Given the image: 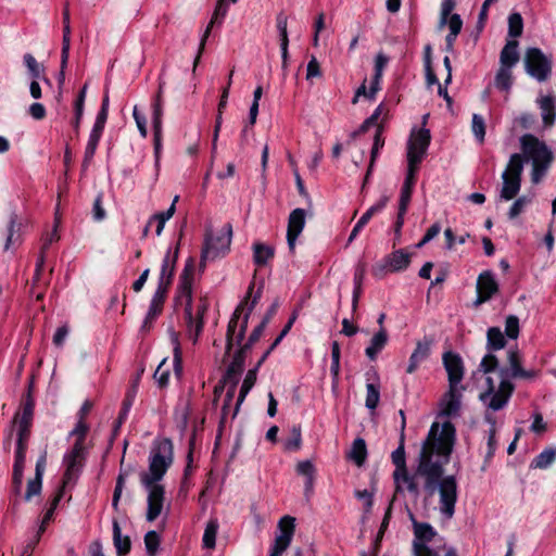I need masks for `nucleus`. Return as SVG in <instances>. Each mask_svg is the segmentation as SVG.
<instances>
[{"instance_id":"nucleus-1","label":"nucleus","mask_w":556,"mask_h":556,"mask_svg":"<svg viewBox=\"0 0 556 556\" xmlns=\"http://www.w3.org/2000/svg\"><path fill=\"white\" fill-rule=\"evenodd\" d=\"M455 442V428L450 421L441 426L433 422L427 438L421 444L417 458L415 472L410 475L406 468L404 450V434H401L399 447L392 452V462L395 465L393 479L396 493H409L415 498L420 494V483L428 496L437 491L440 495V511L451 519L455 513L457 501V482L454 476L443 477L444 466L450 462V456Z\"/></svg>"},{"instance_id":"nucleus-2","label":"nucleus","mask_w":556,"mask_h":556,"mask_svg":"<svg viewBox=\"0 0 556 556\" xmlns=\"http://www.w3.org/2000/svg\"><path fill=\"white\" fill-rule=\"evenodd\" d=\"M507 362V367L498 368V359L495 355L489 353L482 358L479 366L483 374H490L497 369L501 380L496 386L493 378L488 377L486 390L479 395L480 401L485 407L484 420L490 425L486 457H492L496 450V420L493 413L503 409L507 405L515 390L510 378L530 379L534 377L533 371H527L521 367V358L518 351H508Z\"/></svg>"},{"instance_id":"nucleus-3","label":"nucleus","mask_w":556,"mask_h":556,"mask_svg":"<svg viewBox=\"0 0 556 556\" xmlns=\"http://www.w3.org/2000/svg\"><path fill=\"white\" fill-rule=\"evenodd\" d=\"M521 153L510 155L505 170L502 173V186L497 202H507L518 195L521 188L523 162L531 164V182L538 185L547 174L554 154L545 141L532 134L519 138Z\"/></svg>"},{"instance_id":"nucleus-4","label":"nucleus","mask_w":556,"mask_h":556,"mask_svg":"<svg viewBox=\"0 0 556 556\" xmlns=\"http://www.w3.org/2000/svg\"><path fill=\"white\" fill-rule=\"evenodd\" d=\"M173 443L168 439L154 442L149 459V470L140 473V481L148 491V521L155 520L162 513L164 488L159 482L173 464Z\"/></svg>"},{"instance_id":"nucleus-5","label":"nucleus","mask_w":556,"mask_h":556,"mask_svg":"<svg viewBox=\"0 0 556 556\" xmlns=\"http://www.w3.org/2000/svg\"><path fill=\"white\" fill-rule=\"evenodd\" d=\"M181 279V300H185L186 302L185 313L189 334L193 343H195L203 329V316L207 311L208 302L205 299L200 298L197 303H192L188 266L184 269Z\"/></svg>"},{"instance_id":"nucleus-6","label":"nucleus","mask_w":556,"mask_h":556,"mask_svg":"<svg viewBox=\"0 0 556 556\" xmlns=\"http://www.w3.org/2000/svg\"><path fill=\"white\" fill-rule=\"evenodd\" d=\"M413 549L415 556H457L456 551L444 544L430 546L429 543L435 536V531L429 523L414 522Z\"/></svg>"},{"instance_id":"nucleus-7","label":"nucleus","mask_w":556,"mask_h":556,"mask_svg":"<svg viewBox=\"0 0 556 556\" xmlns=\"http://www.w3.org/2000/svg\"><path fill=\"white\" fill-rule=\"evenodd\" d=\"M231 238L232 227L230 224H226L215 231L207 230L201 254V265L207 261H215L227 255L230 250Z\"/></svg>"},{"instance_id":"nucleus-8","label":"nucleus","mask_w":556,"mask_h":556,"mask_svg":"<svg viewBox=\"0 0 556 556\" xmlns=\"http://www.w3.org/2000/svg\"><path fill=\"white\" fill-rule=\"evenodd\" d=\"M257 300L258 295H255L251 301L247 298L233 312L227 328L226 353H229L233 342L241 343L247 330L250 313L254 309Z\"/></svg>"},{"instance_id":"nucleus-9","label":"nucleus","mask_w":556,"mask_h":556,"mask_svg":"<svg viewBox=\"0 0 556 556\" xmlns=\"http://www.w3.org/2000/svg\"><path fill=\"white\" fill-rule=\"evenodd\" d=\"M552 56L539 48H529L525 53L526 72L538 81H545L552 74Z\"/></svg>"},{"instance_id":"nucleus-10","label":"nucleus","mask_w":556,"mask_h":556,"mask_svg":"<svg viewBox=\"0 0 556 556\" xmlns=\"http://www.w3.org/2000/svg\"><path fill=\"white\" fill-rule=\"evenodd\" d=\"M431 136L429 129L413 130L407 143V162L420 164L427 154Z\"/></svg>"},{"instance_id":"nucleus-11","label":"nucleus","mask_w":556,"mask_h":556,"mask_svg":"<svg viewBox=\"0 0 556 556\" xmlns=\"http://www.w3.org/2000/svg\"><path fill=\"white\" fill-rule=\"evenodd\" d=\"M295 530V518L283 516L278 522V532L276 533L274 544L269 556H281L290 546Z\"/></svg>"},{"instance_id":"nucleus-12","label":"nucleus","mask_w":556,"mask_h":556,"mask_svg":"<svg viewBox=\"0 0 556 556\" xmlns=\"http://www.w3.org/2000/svg\"><path fill=\"white\" fill-rule=\"evenodd\" d=\"M410 263V254L404 250H396L389 254L381 263L372 267L374 276L381 278L388 271H402L408 267Z\"/></svg>"},{"instance_id":"nucleus-13","label":"nucleus","mask_w":556,"mask_h":556,"mask_svg":"<svg viewBox=\"0 0 556 556\" xmlns=\"http://www.w3.org/2000/svg\"><path fill=\"white\" fill-rule=\"evenodd\" d=\"M84 462V445L74 443L73 448L64 456L66 470L63 478V488L73 482L79 475Z\"/></svg>"},{"instance_id":"nucleus-14","label":"nucleus","mask_w":556,"mask_h":556,"mask_svg":"<svg viewBox=\"0 0 556 556\" xmlns=\"http://www.w3.org/2000/svg\"><path fill=\"white\" fill-rule=\"evenodd\" d=\"M477 299L473 302L475 306L488 302L494 294L498 292V283L494 275L490 270H485L478 276L477 279Z\"/></svg>"},{"instance_id":"nucleus-15","label":"nucleus","mask_w":556,"mask_h":556,"mask_svg":"<svg viewBox=\"0 0 556 556\" xmlns=\"http://www.w3.org/2000/svg\"><path fill=\"white\" fill-rule=\"evenodd\" d=\"M244 353L245 350L241 349L235 354L233 359L229 364L224 381L228 384V397L233 400L236 388L239 382L240 375L244 366Z\"/></svg>"},{"instance_id":"nucleus-16","label":"nucleus","mask_w":556,"mask_h":556,"mask_svg":"<svg viewBox=\"0 0 556 556\" xmlns=\"http://www.w3.org/2000/svg\"><path fill=\"white\" fill-rule=\"evenodd\" d=\"M178 257V247L172 251L168 250L163 258L161 273L159 277V283L155 291L167 293V289L172 283V279L175 271V266Z\"/></svg>"},{"instance_id":"nucleus-17","label":"nucleus","mask_w":556,"mask_h":556,"mask_svg":"<svg viewBox=\"0 0 556 556\" xmlns=\"http://www.w3.org/2000/svg\"><path fill=\"white\" fill-rule=\"evenodd\" d=\"M443 364L448 377V386L463 387L464 365L462 357L453 352L443 355Z\"/></svg>"},{"instance_id":"nucleus-18","label":"nucleus","mask_w":556,"mask_h":556,"mask_svg":"<svg viewBox=\"0 0 556 556\" xmlns=\"http://www.w3.org/2000/svg\"><path fill=\"white\" fill-rule=\"evenodd\" d=\"M305 211L303 208L293 210L288 219L287 241L291 252L295 249L296 239L305 226Z\"/></svg>"},{"instance_id":"nucleus-19","label":"nucleus","mask_w":556,"mask_h":556,"mask_svg":"<svg viewBox=\"0 0 556 556\" xmlns=\"http://www.w3.org/2000/svg\"><path fill=\"white\" fill-rule=\"evenodd\" d=\"M464 390V387L448 386V391L440 402L441 415L455 416L458 413Z\"/></svg>"},{"instance_id":"nucleus-20","label":"nucleus","mask_w":556,"mask_h":556,"mask_svg":"<svg viewBox=\"0 0 556 556\" xmlns=\"http://www.w3.org/2000/svg\"><path fill=\"white\" fill-rule=\"evenodd\" d=\"M47 454L46 452L40 455L36 463L35 477L27 482L26 492L24 500L30 502L34 496L41 493L42 489V477L46 469Z\"/></svg>"},{"instance_id":"nucleus-21","label":"nucleus","mask_w":556,"mask_h":556,"mask_svg":"<svg viewBox=\"0 0 556 556\" xmlns=\"http://www.w3.org/2000/svg\"><path fill=\"white\" fill-rule=\"evenodd\" d=\"M27 445L16 444L13 464L12 484L15 494H20L23 485V473L25 467Z\"/></svg>"},{"instance_id":"nucleus-22","label":"nucleus","mask_w":556,"mask_h":556,"mask_svg":"<svg viewBox=\"0 0 556 556\" xmlns=\"http://www.w3.org/2000/svg\"><path fill=\"white\" fill-rule=\"evenodd\" d=\"M432 343L433 340L427 337L417 342L416 348L409 357V363L406 369L407 374H413L420 363L429 357Z\"/></svg>"},{"instance_id":"nucleus-23","label":"nucleus","mask_w":556,"mask_h":556,"mask_svg":"<svg viewBox=\"0 0 556 556\" xmlns=\"http://www.w3.org/2000/svg\"><path fill=\"white\" fill-rule=\"evenodd\" d=\"M541 111L542 122L545 128H551L556 121V100L554 96H541L536 99Z\"/></svg>"},{"instance_id":"nucleus-24","label":"nucleus","mask_w":556,"mask_h":556,"mask_svg":"<svg viewBox=\"0 0 556 556\" xmlns=\"http://www.w3.org/2000/svg\"><path fill=\"white\" fill-rule=\"evenodd\" d=\"M165 298H166L165 293H162L161 291H155L154 292V294L152 296V300H151V303H150V306H149V311H148V313L146 315V318H144V320H143V323L141 325V330L142 331H149L150 330V328L152 327L153 321L155 320V318L162 312Z\"/></svg>"},{"instance_id":"nucleus-25","label":"nucleus","mask_w":556,"mask_h":556,"mask_svg":"<svg viewBox=\"0 0 556 556\" xmlns=\"http://www.w3.org/2000/svg\"><path fill=\"white\" fill-rule=\"evenodd\" d=\"M388 332L384 327H381L377 333L370 339L369 345L365 350L366 356L370 361H375L378 354L384 349L388 343Z\"/></svg>"},{"instance_id":"nucleus-26","label":"nucleus","mask_w":556,"mask_h":556,"mask_svg":"<svg viewBox=\"0 0 556 556\" xmlns=\"http://www.w3.org/2000/svg\"><path fill=\"white\" fill-rule=\"evenodd\" d=\"M519 61L518 42L516 40H508L500 54V66L505 68H513Z\"/></svg>"},{"instance_id":"nucleus-27","label":"nucleus","mask_w":556,"mask_h":556,"mask_svg":"<svg viewBox=\"0 0 556 556\" xmlns=\"http://www.w3.org/2000/svg\"><path fill=\"white\" fill-rule=\"evenodd\" d=\"M253 250V262L257 266H266L268 262L274 257L275 250L273 247L262 242H255L252 245Z\"/></svg>"},{"instance_id":"nucleus-28","label":"nucleus","mask_w":556,"mask_h":556,"mask_svg":"<svg viewBox=\"0 0 556 556\" xmlns=\"http://www.w3.org/2000/svg\"><path fill=\"white\" fill-rule=\"evenodd\" d=\"M256 376H257V367H254L253 369H250L247 372L245 378L243 380V383L241 386L238 399H237V403H236L235 409H233L232 415H231L232 418L237 415L240 405L243 403L245 396L248 395L250 390L255 384Z\"/></svg>"},{"instance_id":"nucleus-29","label":"nucleus","mask_w":556,"mask_h":556,"mask_svg":"<svg viewBox=\"0 0 556 556\" xmlns=\"http://www.w3.org/2000/svg\"><path fill=\"white\" fill-rule=\"evenodd\" d=\"M113 541L118 556H124L130 551V540L122 536L121 527L116 520L113 521Z\"/></svg>"},{"instance_id":"nucleus-30","label":"nucleus","mask_w":556,"mask_h":556,"mask_svg":"<svg viewBox=\"0 0 556 556\" xmlns=\"http://www.w3.org/2000/svg\"><path fill=\"white\" fill-rule=\"evenodd\" d=\"M514 202L511 203L508 210V218L516 219L520 214H522L526 208L532 203V197L528 194H522L520 197H515Z\"/></svg>"},{"instance_id":"nucleus-31","label":"nucleus","mask_w":556,"mask_h":556,"mask_svg":"<svg viewBox=\"0 0 556 556\" xmlns=\"http://www.w3.org/2000/svg\"><path fill=\"white\" fill-rule=\"evenodd\" d=\"M367 457V448L365 440L357 438L352 444V448L349 453V458L353 460L357 466H362Z\"/></svg>"},{"instance_id":"nucleus-32","label":"nucleus","mask_w":556,"mask_h":556,"mask_svg":"<svg viewBox=\"0 0 556 556\" xmlns=\"http://www.w3.org/2000/svg\"><path fill=\"white\" fill-rule=\"evenodd\" d=\"M71 47V26L64 24L63 26V38H62V52H61V80L64 79V70L68 62Z\"/></svg>"},{"instance_id":"nucleus-33","label":"nucleus","mask_w":556,"mask_h":556,"mask_svg":"<svg viewBox=\"0 0 556 556\" xmlns=\"http://www.w3.org/2000/svg\"><path fill=\"white\" fill-rule=\"evenodd\" d=\"M382 114H386V108L383 104H379L376 108L375 112L367 119L364 121L358 130L351 134V138L354 139L359 134L367 131L368 128L371 126H381L378 122Z\"/></svg>"},{"instance_id":"nucleus-34","label":"nucleus","mask_w":556,"mask_h":556,"mask_svg":"<svg viewBox=\"0 0 556 556\" xmlns=\"http://www.w3.org/2000/svg\"><path fill=\"white\" fill-rule=\"evenodd\" d=\"M23 59L33 79H43L49 84V80L43 76V65L39 64L34 55L26 53Z\"/></svg>"},{"instance_id":"nucleus-35","label":"nucleus","mask_w":556,"mask_h":556,"mask_svg":"<svg viewBox=\"0 0 556 556\" xmlns=\"http://www.w3.org/2000/svg\"><path fill=\"white\" fill-rule=\"evenodd\" d=\"M488 349L490 351L501 350L505 346L506 341L502 330L497 327H492L486 332Z\"/></svg>"},{"instance_id":"nucleus-36","label":"nucleus","mask_w":556,"mask_h":556,"mask_svg":"<svg viewBox=\"0 0 556 556\" xmlns=\"http://www.w3.org/2000/svg\"><path fill=\"white\" fill-rule=\"evenodd\" d=\"M379 401H380L379 383L368 382L366 384L365 406L370 410H375L379 404Z\"/></svg>"},{"instance_id":"nucleus-37","label":"nucleus","mask_w":556,"mask_h":556,"mask_svg":"<svg viewBox=\"0 0 556 556\" xmlns=\"http://www.w3.org/2000/svg\"><path fill=\"white\" fill-rule=\"evenodd\" d=\"M556 459V450L546 448L541 452L531 463V467L545 469L551 466Z\"/></svg>"},{"instance_id":"nucleus-38","label":"nucleus","mask_w":556,"mask_h":556,"mask_svg":"<svg viewBox=\"0 0 556 556\" xmlns=\"http://www.w3.org/2000/svg\"><path fill=\"white\" fill-rule=\"evenodd\" d=\"M62 490H60L59 493L52 498L51 504L49 508L46 510L41 523L39 526L37 541L39 540L40 534L45 532L47 525L52 520L54 510L58 507L62 498Z\"/></svg>"},{"instance_id":"nucleus-39","label":"nucleus","mask_w":556,"mask_h":556,"mask_svg":"<svg viewBox=\"0 0 556 556\" xmlns=\"http://www.w3.org/2000/svg\"><path fill=\"white\" fill-rule=\"evenodd\" d=\"M513 85L511 68L501 67L498 68L495 76V86L501 89L508 91Z\"/></svg>"},{"instance_id":"nucleus-40","label":"nucleus","mask_w":556,"mask_h":556,"mask_svg":"<svg viewBox=\"0 0 556 556\" xmlns=\"http://www.w3.org/2000/svg\"><path fill=\"white\" fill-rule=\"evenodd\" d=\"M218 531V521L217 519H211L204 530L203 534V545L206 548H213L215 546L216 534Z\"/></svg>"},{"instance_id":"nucleus-41","label":"nucleus","mask_w":556,"mask_h":556,"mask_svg":"<svg viewBox=\"0 0 556 556\" xmlns=\"http://www.w3.org/2000/svg\"><path fill=\"white\" fill-rule=\"evenodd\" d=\"M302 444V434L300 426H293L290 435L285 440L283 446L287 451H298Z\"/></svg>"},{"instance_id":"nucleus-42","label":"nucleus","mask_w":556,"mask_h":556,"mask_svg":"<svg viewBox=\"0 0 556 556\" xmlns=\"http://www.w3.org/2000/svg\"><path fill=\"white\" fill-rule=\"evenodd\" d=\"M523 30V21L519 13L508 16V35L513 38L520 37Z\"/></svg>"},{"instance_id":"nucleus-43","label":"nucleus","mask_w":556,"mask_h":556,"mask_svg":"<svg viewBox=\"0 0 556 556\" xmlns=\"http://www.w3.org/2000/svg\"><path fill=\"white\" fill-rule=\"evenodd\" d=\"M364 276H365V266L362 265L356 269L355 276H354L355 288L353 291V299H352L353 311H355L357 308L358 299H359V295L362 292V282H363Z\"/></svg>"},{"instance_id":"nucleus-44","label":"nucleus","mask_w":556,"mask_h":556,"mask_svg":"<svg viewBox=\"0 0 556 556\" xmlns=\"http://www.w3.org/2000/svg\"><path fill=\"white\" fill-rule=\"evenodd\" d=\"M170 341L174 344V368L177 376L181 372V351L178 341V333L174 330L169 331Z\"/></svg>"},{"instance_id":"nucleus-45","label":"nucleus","mask_w":556,"mask_h":556,"mask_svg":"<svg viewBox=\"0 0 556 556\" xmlns=\"http://www.w3.org/2000/svg\"><path fill=\"white\" fill-rule=\"evenodd\" d=\"M471 129H472V132H473L476 139L479 142H483L484 136H485V123L481 115H479V114L472 115Z\"/></svg>"},{"instance_id":"nucleus-46","label":"nucleus","mask_w":556,"mask_h":556,"mask_svg":"<svg viewBox=\"0 0 556 556\" xmlns=\"http://www.w3.org/2000/svg\"><path fill=\"white\" fill-rule=\"evenodd\" d=\"M18 230L20 225L17 224V218L15 215H12L8 227V237L4 245L5 250H9L12 244L18 241V235L15 237Z\"/></svg>"},{"instance_id":"nucleus-47","label":"nucleus","mask_w":556,"mask_h":556,"mask_svg":"<svg viewBox=\"0 0 556 556\" xmlns=\"http://www.w3.org/2000/svg\"><path fill=\"white\" fill-rule=\"evenodd\" d=\"M165 365H166V358H164L160 363L156 370L154 371V379L157 382L160 388H164L168 384L169 368L166 367Z\"/></svg>"},{"instance_id":"nucleus-48","label":"nucleus","mask_w":556,"mask_h":556,"mask_svg":"<svg viewBox=\"0 0 556 556\" xmlns=\"http://www.w3.org/2000/svg\"><path fill=\"white\" fill-rule=\"evenodd\" d=\"M331 367L330 371L333 377V380L337 381L340 372V346L337 341L332 342L331 345Z\"/></svg>"},{"instance_id":"nucleus-49","label":"nucleus","mask_w":556,"mask_h":556,"mask_svg":"<svg viewBox=\"0 0 556 556\" xmlns=\"http://www.w3.org/2000/svg\"><path fill=\"white\" fill-rule=\"evenodd\" d=\"M269 318H270V315L266 316L263 319V321L257 327L254 328V330L252 331V333L250 334V337L248 339V342L243 346H241V349H244L245 351H248L255 342H257L260 340Z\"/></svg>"},{"instance_id":"nucleus-50","label":"nucleus","mask_w":556,"mask_h":556,"mask_svg":"<svg viewBox=\"0 0 556 556\" xmlns=\"http://www.w3.org/2000/svg\"><path fill=\"white\" fill-rule=\"evenodd\" d=\"M86 91L87 87L84 86V88L80 90L79 96L75 102V121H74V128L75 130H78L79 123L84 114V103L86 98Z\"/></svg>"},{"instance_id":"nucleus-51","label":"nucleus","mask_w":556,"mask_h":556,"mask_svg":"<svg viewBox=\"0 0 556 556\" xmlns=\"http://www.w3.org/2000/svg\"><path fill=\"white\" fill-rule=\"evenodd\" d=\"M153 128H154V152L156 157V163L159 162L160 151H161V132H162V119H160L159 109L156 110V118H153Z\"/></svg>"},{"instance_id":"nucleus-52","label":"nucleus","mask_w":556,"mask_h":556,"mask_svg":"<svg viewBox=\"0 0 556 556\" xmlns=\"http://www.w3.org/2000/svg\"><path fill=\"white\" fill-rule=\"evenodd\" d=\"M505 333L510 339H517L519 336V319L510 315L506 318Z\"/></svg>"},{"instance_id":"nucleus-53","label":"nucleus","mask_w":556,"mask_h":556,"mask_svg":"<svg viewBox=\"0 0 556 556\" xmlns=\"http://www.w3.org/2000/svg\"><path fill=\"white\" fill-rule=\"evenodd\" d=\"M381 134H382V126H378V128L376 129V134H375V138H374V144H372V149H371V152H370L371 165H375V162H376V160L378 157L379 150L384 144V140L381 137Z\"/></svg>"},{"instance_id":"nucleus-54","label":"nucleus","mask_w":556,"mask_h":556,"mask_svg":"<svg viewBox=\"0 0 556 556\" xmlns=\"http://www.w3.org/2000/svg\"><path fill=\"white\" fill-rule=\"evenodd\" d=\"M144 544L148 553L150 555H154L160 544V538L157 533L155 531H149L144 535Z\"/></svg>"},{"instance_id":"nucleus-55","label":"nucleus","mask_w":556,"mask_h":556,"mask_svg":"<svg viewBox=\"0 0 556 556\" xmlns=\"http://www.w3.org/2000/svg\"><path fill=\"white\" fill-rule=\"evenodd\" d=\"M535 115L532 113H522L514 119V125L522 129H530L535 124Z\"/></svg>"},{"instance_id":"nucleus-56","label":"nucleus","mask_w":556,"mask_h":556,"mask_svg":"<svg viewBox=\"0 0 556 556\" xmlns=\"http://www.w3.org/2000/svg\"><path fill=\"white\" fill-rule=\"evenodd\" d=\"M450 33L448 35L458 36L463 27V21L458 14H452L446 22Z\"/></svg>"},{"instance_id":"nucleus-57","label":"nucleus","mask_w":556,"mask_h":556,"mask_svg":"<svg viewBox=\"0 0 556 556\" xmlns=\"http://www.w3.org/2000/svg\"><path fill=\"white\" fill-rule=\"evenodd\" d=\"M99 141H100L99 139L89 137L87 146H86V150H85L84 164H83L84 167H87L88 164L90 163V161L92 160Z\"/></svg>"},{"instance_id":"nucleus-58","label":"nucleus","mask_w":556,"mask_h":556,"mask_svg":"<svg viewBox=\"0 0 556 556\" xmlns=\"http://www.w3.org/2000/svg\"><path fill=\"white\" fill-rule=\"evenodd\" d=\"M296 472L305 478L315 476V467L311 460H302L296 465Z\"/></svg>"},{"instance_id":"nucleus-59","label":"nucleus","mask_w":556,"mask_h":556,"mask_svg":"<svg viewBox=\"0 0 556 556\" xmlns=\"http://www.w3.org/2000/svg\"><path fill=\"white\" fill-rule=\"evenodd\" d=\"M226 0H218L216 8L214 10L213 16L211 18V25H214L215 23H220L222 20L227 14V5L225 4Z\"/></svg>"},{"instance_id":"nucleus-60","label":"nucleus","mask_w":556,"mask_h":556,"mask_svg":"<svg viewBox=\"0 0 556 556\" xmlns=\"http://www.w3.org/2000/svg\"><path fill=\"white\" fill-rule=\"evenodd\" d=\"M321 76L319 62L315 56H312L307 63L306 79H312Z\"/></svg>"},{"instance_id":"nucleus-61","label":"nucleus","mask_w":556,"mask_h":556,"mask_svg":"<svg viewBox=\"0 0 556 556\" xmlns=\"http://www.w3.org/2000/svg\"><path fill=\"white\" fill-rule=\"evenodd\" d=\"M444 237L446 239V248L452 250L454 248L455 242L457 241L459 244H464L469 237V235L460 236L459 238H455L452 229L447 228L444 231Z\"/></svg>"},{"instance_id":"nucleus-62","label":"nucleus","mask_w":556,"mask_h":556,"mask_svg":"<svg viewBox=\"0 0 556 556\" xmlns=\"http://www.w3.org/2000/svg\"><path fill=\"white\" fill-rule=\"evenodd\" d=\"M87 431H88V427H87L86 422L83 419H79L76 427L71 432V435L77 437L75 443L80 442V444L84 445V440H85Z\"/></svg>"},{"instance_id":"nucleus-63","label":"nucleus","mask_w":556,"mask_h":556,"mask_svg":"<svg viewBox=\"0 0 556 556\" xmlns=\"http://www.w3.org/2000/svg\"><path fill=\"white\" fill-rule=\"evenodd\" d=\"M28 113L36 121H41L46 117V109L39 102H34L30 104L28 108Z\"/></svg>"},{"instance_id":"nucleus-64","label":"nucleus","mask_w":556,"mask_h":556,"mask_svg":"<svg viewBox=\"0 0 556 556\" xmlns=\"http://www.w3.org/2000/svg\"><path fill=\"white\" fill-rule=\"evenodd\" d=\"M454 8V3L452 0H444L441 7V16H440V27L444 26L447 22V18L451 16V12Z\"/></svg>"}]
</instances>
